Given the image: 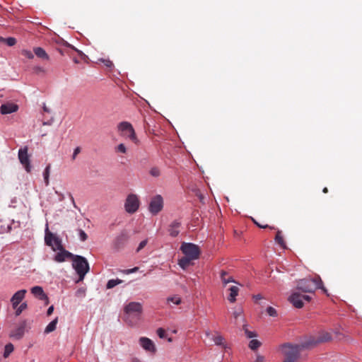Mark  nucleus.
<instances>
[{
    "mask_svg": "<svg viewBox=\"0 0 362 362\" xmlns=\"http://www.w3.org/2000/svg\"><path fill=\"white\" fill-rule=\"evenodd\" d=\"M322 287V281L317 276L314 279H300L297 283V289L304 293H313L316 289Z\"/></svg>",
    "mask_w": 362,
    "mask_h": 362,
    "instance_id": "f257e3e1",
    "label": "nucleus"
},
{
    "mask_svg": "<svg viewBox=\"0 0 362 362\" xmlns=\"http://www.w3.org/2000/svg\"><path fill=\"white\" fill-rule=\"evenodd\" d=\"M285 358L283 362H296L302 351L298 344H285L281 346Z\"/></svg>",
    "mask_w": 362,
    "mask_h": 362,
    "instance_id": "f03ea898",
    "label": "nucleus"
},
{
    "mask_svg": "<svg viewBox=\"0 0 362 362\" xmlns=\"http://www.w3.org/2000/svg\"><path fill=\"white\" fill-rule=\"evenodd\" d=\"M72 262L74 269L79 276V279L82 281L89 271V264L87 259L82 256L74 255Z\"/></svg>",
    "mask_w": 362,
    "mask_h": 362,
    "instance_id": "7ed1b4c3",
    "label": "nucleus"
},
{
    "mask_svg": "<svg viewBox=\"0 0 362 362\" xmlns=\"http://www.w3.org/2000/svg\"><path fill=\"white\" fill-rule=\"evenodd\" d=\"M124 320L129 325H133L132 317H139L142 313V305L137 302H131L124 308Z\"/></svg>",
    "mask_w": 362,
    "mask_h": 362,
    "instance_id": "20e7f679",
    "label": "nucleus"
},
{
    "mask_svg": "<svg viewBox=\"0 0 362 362\" xmlns=\"http://www.w3.org/2000/svg\"><path fill=\"white\" fill-rule=\"evenodd\" d=\"M117 129L121 136L128 138L135 144H139V141L131 123L128 122H119L117 125Z\"/></svg>",
    "mask_w": 362,
    "mask_h": 362,
    "instance_id": "39448f33",
    "label": "nucleus"
},
{
    "mask_svg": "<svg viewBox=\"0 0 362 362\" xmlns=\"http://www.w3.org/2000/svg\"><path fill=\"white\" fill-rule=\"evenodd\" d=\"M180 250L185 256L197 259L199 257L201 251L198 245L191 243H182Z\"/></svg>",
    "mask_w": 362,
    "mask_h": 362,
    "instance_id": "423d86ee",
    "label": "nucleus"
},
{
    "mask_svg": "<svg viewBox=\"0 0 362 362\" xmlns=\"http://www.w3.org/2000/svg\"><path fill=\"white\" fill-rule=\"evenodd\" d=\"M45 242V244L51 247L54 251L62 250V248L64 247L62 244V240L52 233L49 232L48 230V227H47L46 228Z\"/></svg>",
    "mask_w": 362,
    "mask_h": 362,
    "instance_id": "0eeeda50",
    "label": "nucleus"
},
{
    "mask_svg": "<svg viewBox=\"0 0 362 362\" xmlns=\"http://www.w3.org/2000/svg\"><path fill=\"white\" fill-rule=\"evenodd\" d=\"M148 211L153 215H157L163 209V199L161 195L157 194L153 197L148 204Z\"/></svg>",
    "mask_w": 362,
    "mask_h": 362,
    "instance_id": "6e6552de",
    "label": "nucleus"
},
{
    "mask_svg": "<svg viewBox=\"0 0 362 362\" xmlns=\"http://www.w3.org/2000/svg\"><path fill=\"white\" fill-rule=\"evenodd\" d=\"M139 199L137 195L134 194H130L127 196L125 203L124 208L127 213L134 214L139 207Z\"/></svg>",
    "mask_w": 362,
    "mask_h": 362,
    "instance_id": "1a4fd4ad",
    "label": "nucleus"
},
{
    "mask_svg": "<svg viewBox=\"0 0 362 362\" xmlns=\"http://www.w3.org/2000/svg\"><path fill=\"white\" fill-rule=\"evenodd\" d=\"M310 299L309 296L298 292H293L288 298V300L296 308H301L303 306V300L310 301Z\"/></svg>",
    "mask_w": 362,
    "mask_h": 362,
    "instance_id": "9d476101",
    "label": "nucleus"
},
{
    "mask_svg": "<svg viewBox=\"0 0 362 362\" xmlns=\"http://www.w3.org/2000/svg\"><path fill=\"white\" fill-rule=\"evenodd\" d=\"M26 327L27 322L25 320L22 321L15 329L11 331L9 337L16 340L22 339L25 333Z\"/></svg>",
    "mask_w": 362,
    "mask_h": 362,
    "instance_id": "9b49d317",
    "label": "nucleus"
},
{
    "mask_svg": "<svg viewBox=\"0 0 362 362\" xmlns=\"http://www.w3.org/2000/svg\"><path fill=\"white\" fill-rule=\"evenodd\" d=\"M28 151V148L27 146L20 148L18 151V159L21 163L24 166L25 170L28 173H30L31 170V165Z\"/></svg>",
    "mask_w": 362,
    "mask_h": 362,
    "instance_id": "f8f14e48",
    "label": "nucleus"
},
{
    "mask_svg": "<svg viewBox=\"0 0 362 362\" xmlns=\"http://www.w3.org/2000/svg\"><path fill=\"white\" fill-rule=\"evenodd\" d=\"M300 349H310L319 345L315 334L305 337L304 339L298 344Z\"/></svg>",
    "mask_w": 362,
    "mask_h": 362,
    "instance_id": "ddd939ff",
    "label": "nucleus"
},
{
    "mask_svg": "<svg viewBox=\"0 0 362 362\" xmlns=\"http://www.w3.org/2000/svg\"><path fill=\"white\" fill-rule=\"evenodd\" d=\"M139 344L144 349L151 353H155L156 351L154 343L152 340L147 337H141L139 339Z\"/></svg>",
    "mask_w": 362,
    "mask_h": 362,
    "instance_id": "4468645a",
    "label": "nucleus"
},
{
    "mask_svg": "<svg viewBox=\"0 0 362 362\" xmlns=\"http://www.w3.org/2000/svg\"><path fill=\"white\" fill-rule=\"evenodd\" d=\"M27 293L25 289L19 290L16 292L13 296L11 298V302L13 308H16L17 306L20 304V303L25 298V296Z\"/></svg>",
    "mask_w": 362,
    "mask_h": 362,
    "instance_id": "2eb2a0df",
    "label": "nucleus"
},
{
    "mask_svg": "<svg viewBox=\"0 0 362 362\" xmlns=\"http://www.w3.org/2000/svg\"><path fill=\"white\" fill-rule=\"evenodd\" d=\"M31 293L38 299L41 300H44L45 305L49 304V299L47 296L44 292L41 286H34L31 288Z\"/></svg>",
    "mask_w": 362,
    "mask_h": 362,
    "instance_id": "dca6fc26",
    "label": "nucleus"
},
{
    "mask_svg": "<svg viewBox=\"0 0 362 362\" xmlns=\"http://www.w3.org/2000/svg\"><path fill=\"white\" fill-rule=\"evenodd\" d=\"M18 105L13 103L2 104L0 107V112L2 115L11 114L17 112Z\"/></svg>",
    "mask_w": 362,
    "mask_h": 362,
    "instance_id": "f3484780",
    "label": "nucleus"
},
{
    "mask_svg": "<svg viewBox=\"0 0 362 362\" xmlns=\"http://www.w3.org/2000/svg\"><path fill=\"white\" fill-rule=\"evenodd\" d=\"M74 255L71 253L70 252L66 250L64 247L62 250H59V252L57 253L54 259L57 262H63L67 258H73Z\"/></svg>",
    "mask_w": 362,
    "mask_h": 362,
    "instance_id": "a211bd4d",
    "label": "nucleus"
},
{
    "mask_svg": "<svg viewBox=\"0 0 362 362\" xmlns=\"http://www.w3.org/2000/svg\"><path fill=\"white\" fill-rule=\"evenodd\" d=\"M129 239L127 231H122L121 233L115 238L114 244L116 248H120Z\"/></svg>",
    "mask_w": 362,
    "mask_h": 362,
    "instance_id": "6ab92c4d",
    "label": "nucleus"
},
{
    "mask_svg": "<svg viewBox=\"0 0 362 362\" xmlns=\"http://www.w3.org/2000/svg\"><path fill=\"white\" fill-rule=\"evenodd\" d=\"M315 335L319 344L330 341L332 339L331 334L326 331L319 332Z\"/></svg>",
    "mask_w": 362,
    "mask_h": 362,
    "instance_id": "aec40b11",
    "label": "nucleus"
},
{
    "mask_svg": "<svg viewBox=\"0 0 362 362\" xmlns=\"http://www.w3.org/2000/svg\"><path fill=\"white\" fill-rule=\"evenodd\" d=\"M194 259H192V258H190V257H186V256H184L182 257V258H180L178 261V265L183 269H186L188 268V267H189L190 265H192L193 263H192V261H194Z\"/></svg>",
    "mask_w": 362,
    "mask_h": 362,
    "instance_id": "412c9836",
    "label": "nucleus"
},
{
    "mask_svg": "<svg viewBox=\"0 0 362 362\" xmlns=\"http://www.w3.org/2000/svg\"><path fill=\"white\" fill-rule=\"evenodd\" d=\"M180 223L175 221L170 225L169 228V233L172 237H176L180 233Z\"/></svg>",
    "mask_w": 362,
    "mask_h": 362,
    "instance_id": "4be33fe9",
    "label": "nucleus"
},
{
    "mask_svg": "<svg viewBox=\"0 0 362 362\" xmlns=\"http://www.w3.org/2000/svg\"><path fill=\"white\" fill-rule=\"evenodd\" d=\"M33 52L40 59H44V60H49V57L45 50L40 47H34Z\"/></svg>",
    "mask_w": 362,
    "mask_h": 362,
    "instance_id": "5701e85b",
    "label": "nucleus"
},
{
    "mask_svg": "<svg viewBox=\"0 0 362 362\" xmlns=\"http://www.w3.org/2000/svg\"><path fill=\"white\" fill-rule=\"evenodd\" d=\"M220 277L223 286H226L228 283L235 282L233 276H230L228 272L221 271L220 273Z\"/></svg>",
    "mask_w": 362,
    "mask_h": 362,
    "instance_id": "b1692460",
    "label": "nucleus"
},
{
    "mask_svg": "<svg viewBox=\"0 0 362 362\" xmlns=\"http://www.w3.org/2000/svg\"><path fill=\"white\" fill-rule=\"evenodd\" d=\"M230 294L228 298L230 303H234L236 300V296L238 295L239 288L236 286H232L229 288Z\"/></svg>",
    "mask_w": 362,
    "mask_h": 362,
    "instance_id": "393cba45",
    "label": "nucleus"
},
{
    "mask_svg": "<svg viewBox=\"0 0 362 362\" xmlns=\"http://www.w3.org/2000/svg\"><path fill=\"white\" fill-rule=\"evenodd\" d=\"M58 322V317H56L54 320L48 324L45 327V333L48 334L55 330L57 324Z\"/></svg>",
    "mask_w": 362,
    "mask_h": 362,
    "instance_id": "a878e982",
    "label": "nucleus"
},
{
    "mask_svg": "<svg viewBox=\"0 0 362 362\" xmlns=\"http://www.w3.org/2000/svg\"><path fill=\"white\" fill-rule=\"evenodd\" d=\"M276 242L282 247H286V243L281 235V231L278 230L275 236Z\"/></svg>",
    "mask_w": 362,
    "mask_h": 362,
    "instance_id": "bb28decb",
    "label": "nucleus"
},
{
    "mask_svg": "<svg viewBox=\"0 0 362 362\" xmlns=\"http://www.w3.org/2000/svg\"><path fill=\"white\" fill-rule=\"evenodd\" d=\"M166 300L168 305H170V303L174 305H180L181 303V298L177 295L168 297Z\"/></svg>",
    "mask_w": 362,
    "mask_h": 362,
    "instance_id": "cd10ccee",
    "label": "nucleus"
},
{
    "mask_svg": "<svg viewBox=\"0 0 362 362\" xmlns=\"http://www.w3.org/2000/svg\"><path fill=\"white\" fill-rule=\"evenodd\" d=\"M0 42L6 43L8 46L11 47L16 45V38L11 37L7 38L0 37Z\"/></svg>",
    "mask_w": 362,
    "mask_h": 362,
    "instance_id": "c85d7f7f",
    "label": "nucleus"
},
{
    "mask_svg": "<svg viewBox=\"0 0 362 362\" xmlns=\"http://www.w3.org/2000/svg\"><path fill=\"white\" fill-rule=\"evenodd\" d=\"M123 282L122 280L121 279H110L107 281V284H106V288L107 289H110V288H114L115 286H116L118 284H120Z\"/></svg>",
    "mask_w": 362,
    "mask_h": 362,
    "instance_id": "c756f323",
    "label": "nucleus"
},
{
    "mask_svg": "<svg viewBox=\"0 0 362 362\" xmlns=\"http://www.w3.org/2000/svg\"><path fill=\"white\" fill-rule=\"evenodd\" d=\"M14 346L11 343H8L5 346L4 357L8 358L9 355L13 351Z\"/></svg>",
    "mask_w": 362,
    "mask_h": 362,
    "instance_id": "7c9ffc66",
    "label": "nucleus"
},
{
    "mask_svg": "<svg viewBox=\"0 0 362 362\" xmlns=\"http://www.w3.org/2000/svg\"><path fill=\"white\" fill-rule=\"evenodd\" d=\"M50 168H51V166L49 164L45 169L44 170V173H43V176H44V180H45V185L46 186H48L49 184V173H50Z\"/></svg>",
    "mask_w": 362,
    "mask_h": 362,
    "instance_id": "2f4dec72",
    "label": "nucleus"
},
{
    "mask_svg": "<svg viewBox=\"0 0 362 362\" xmlns=\"http://www.w3.org/2000/svg\"><path fill=\"white\" fill-rule=\"evenodd\" d=\"M28 307L27 303L24 302L22 303L19 306L18 305L16 309V315L18 316L20 315L23 310H25Z\"/></svg>",
    "mask_w": 362,
    "mask_h": 362,
    "instance_id": "473e14b6",
    "label": "nucleus"
},
{
    "mask_svg": "<svg viewBox=\"0 0 362 362\" xmlns=\"http://www.w3.org/2000/svg\"><path fill=\"white\" fill-rule=\"evenodd\" d=\"M261 345L260 341H259L257 339H252L249 343V347L252 350H256Z\"/></svg>",
    "mask_w": 362,
    "mask_h": 362,
    "instance_id": "72a5a7b5",
    "label": "nucleus"
},
{
    "mask_svg": "<svg viewBox=\"0 0 362 362\" xmlns=\"http://www.w3.org/2000/svg\"><path fill=\"white\" fill-rule=\"evenodd\" d=\"M115 152L117 153H127V148L123 144H119L117 145L115 148Z\"/></svg>",
    "mask_w": 362,
    "mask_h": 362,
    "instance_id": "f704fd0d",
    "label": "nucleus"
},
{
    "mask_svg": "<svg viewBox=\"0 0 362 362\" xmlns=\"http://www.w3.org/2000/svg\"><path fill=\"white\" fill-rule=\"evenodd\" d=\"M21 54L24 57H25L26 58L28 59H33L34 57V55L33 54V52L30 50H28V49H23L21 51Z\"/></svg>",
    "mask_w": 362,
    "mask_h": 362,
    "instance_id": "c9c22d12",
    "label": "nucleus"
},
{
    "mask_svg": "<svg viewBox=\"0 0 362 362\" xmlns=\"http://www.w3.org/2000/svg\"><path fill=\"white\" fill-rule=\"evenodd\" d=\"M150 174L153 177H158L160 175V172L158 168L154 167L150 170Z\"/></svg>",
    "mask_w": 362,
    "mask_h": 362,
    "instance_id": "e433bc0d",
    "label": "nucleus"
},
{
    "mask_svg": "<svg viewBox=\"0 0 362 362\" xmlns=\"http://www.w3.org/2000/svg\"><path fill=\"white\" fill-rule=\"evenodd\" d=\"M267 313L269 316L272 317H276L277 315L276 310L271 306L267 308Z\"/></svg>",
    "mask_w": 362,
    "mask_h": 362,
    "instance_id": "4c0bfd02",
    "label": "nucleus"
},
{
    "mask_svg": "<svg viewBox=\"0 0 362 362\" xmlns=\"http://www.w3.org/2000/svg\"><path fill=\"white\" fill-rule=\"evenodd\" d=\"M214 341L216 344L217 345H221L223 344V338L222 336L221 335H218L216 337H214Z\"/></svg>",
    "mask_w": 362,
    "mask_h": 362,
    "instance_id": "58836bf2",
    "label": "nucleus"
},
{
    "mask_svg": "<svg viewBox=\"0 0 362 362\" xmlns=\"http://www.w3.org/2000/svg\"><path fill=\"white\" fill-rule=\"evenodd\" d=\"M157 334H158V337L161 339H163L166 337L165 331L163 328H158L157 329Z\"/></svg>",
    "mask_w": 362,
    "mask_h": 362,
    "instance_id": "ea45409f",
    "label": "nucleus"
},
{
    "mask_svg": "<svg viewBox=\"0 0 362 362\" xmlns=\"http://www.w3.org/2000/svg\"><path fill=\"white\" fill-rule=\"evenodd\" d=\"M79 232V237H80V239L82 240V241H85L87 240L88 238V235L87 234L81 229H80L78 230Z\"/></svg>",
    "mask_w": 362,
    "mask_h": 362,
    "instance_id": "a19ab883",
    "label": "nucleus"
},
{
    "mask_svg": "<svg viewBox=\"0 0 362 362\" xmlns=\"http://www.w3.org/2000/svg\"><path fill=\"white\" fill-rule=\"evenodd\" d=\"M101 62L104 64V65L108 68H112L113 66V63L110 59H101Z\"/></svg>",
    "mask_w": 362,
    "mask_h": 362,
    "instance_id": "79ce46f5",
    "label": "nucleus"
},
{
    "mask_svg": "<svg viewBox=\"0 0 362 362\" xmlns=\"http://www.w3.org/2000/svg\"><path fill=\"white\" fill-rule=\"evenodd\" d=\"M253 222L260 228H269L271 229H274V227L269 226L268 225H262V223H257L255 219L252 218Z\"/></svg>",
    "mask_w": 362,
    "mask_h": 362,
    "instance_id": "37998d69",
    "label": "nucleus"
},
{
    "mask_svg": "<svg viewBox=\"0 0 362 362\" xmlns=\"http://www.w3.org/2000/svg\"><path fill=\"white\" fill-rule=\"evenodd\" d=\"M81 152V148L79 146L76 147L74 151V153H73V155H72V160H74L77 156V155L78 153H80Z\"/></svg>",
    "mask_w": 362,
    "mask_h": 362,
    "instance_id": "c03bdc74",
    "label": "nucleus"
},
{
    "mask_svg": "<svg viewBox=\"0 0 362 362\" xmlns=\"http://www.w3.org/2000/svg\"><path fill=\"white\" fill-rule=\"evenodd\" d=\"M148 243V240H142L139 245V247L136 250L137 252L140 251L141 250H142L147 244Z\"/></svg>",
    "mask_w": 362,
    "mask_h": 362,
    "instance_id": "a18cd8bd",
    "label": "nucleus"
},
{
    "mask_svg": "<svg viewBox=\"0 0 362 362\" xmlns=\"http://www.w3.org/2000/svg\"><path fill=\"white\" fill-rule=\"evenodd\" d=\"M77 297H83L85 296V290L82 288L78 289L76 292Z\"/></svg>",
    "mask_w": 362,
    "mask_h": 362,
    "instance_id": "49530a36",
    "label": "nucleus"
},
{
    "mask_svg": "<svg viewBox=\"0 0 362 362\" xmlns=\"http://www.w3.org/2000/svg\"><path fill=\"white\" fill-rule=\"evenodd\" d=\"M245 333L248 338H252L256 337V334L253 332L249 331L247 329H245Z\"/></svg>",
    "mask_w": 362,
    "mask_h": 362,
    "instance_id": "de8ad7c7",
    "label": "nucleus"
},
{
    "mask_svg": "<svg viewBox=\"0 0 362 362\" xmlns=\"http://www.w3.org/2000/svg\"><path fill=\"white\" fill-rule=\"evenodd\" d=\"M138 269H139L138 267H134L133 269H127V270L124 271V273H125L127 274H129L136 272V271H138Z\"/></svg>",
    "mask_w": 362,
    "mask_h": 362,
    "instance_id": "09e8293b",
    "label": "nucleus"
},
{
    "mask_svg": "<svg viewBox=\"0 0 362 362\" xmlns=\"http://www.w3.org/2000/svg\"><path fill=\"white\" fill-rule=\"evenodd\" d=\"M255 362H265L264 357V356H262L258 355V356H257V358H256V360L255 361Z\"/></svg>",
    "mask_w": 362,
    "mask_h": 362,
    "instance_id": "8fccbe9b",
    "label": "nucleus"
},
{
    "mask_svg": "<svg viewBox=\"0 0 362 362\" xmlns=\"http://www.w3.org/2000/svg\"><path fill=\"white\" fill-rule=\"evenodd\" d=\"M241 313H242V310H240L233 312V315L235 319H237L241 315Z\"/></svg>",
    "mask_w": 362,
    "mask_h": 362,
    "instance_id": "3c124183",
    "label": "nucleus"
},
{
    "mask_svg": "<svg viewBox=\"0 0 362 362\" xmlns=\"http://www.w3.org/2000/svg\"><path fill=\"white\" fill-rule=\"evenodd\" d=\"M54 311V306L53 305H51L48 310H47V314L48 316L51 315L52 314Z\"/></svg>",
    "mask_w": 362,
    "mask_h": 362,
    "instance_id": "603ef678",
    "label": "nucleus"
},
{
    "mask_svg": "<svg viewBox=\"0 0 362 362\" xmlns=\"http://www.w3.org/2000/svg\"><path fill=\"white\" fill-rule=\"evenodd\" d=\"M69 197H70V199L71 200V202L73 203V205L74 206V207H76L74 199V197H73V196H72V194L71 193L69 194Z\"/></svg>",
    "mask_w": 362,
    "mask_h": 362,
    "instance_id": "864d4df0",
    "label": "nucleus"
},
{
    "mask_svg": "<svg viewBox=\"0 0 362 362\" xmlns=\"http://www.w3.org/2000/svg\"><path fill=\"white\" fill-rule=\"evenodd\" d=\"M256 300L262 299V296L260 294H257L254 297Z\"/></svg>",
    "mask_w": 362,
    "mask_h": 362,
    "instance_id": "5fc2aeb1",
    "label": "nucleus"
},
{
    "mask_svg": "<svg viewBox=\"0 0 362 362\" xmlns=\"http://www.w3.org/2000/svg\"><path fill=\"white\" fill-rule=\"evenodd\" d=\"M322 192L324 193H327L328 192V189L327 187H325L323 189H322Z\"/></svg>",
    "mask_w": 362,
    "mask_h": 362,
    "instance_id": "6e6d98bb",
    "label": "nucleus"
},
{
    "mask_svg": "<svg viewBox=\"0 0 362 362\" xmlns=\"http://www.w3.org/2000/svg\"><path fill=\"white\" fill-rule=\"evenodd\" d=\"M44 110H45V112H48V109H47L45 106L44 107Z\"/></svg>",
    "mask_w": 362,
    "mask_h": 362,
    "instance_id": "4d7b16f0",
    "label": "nucleus"
},
{
    "mask_svg": "<svg viewBox=\"0 0 362 362\" xmlns=\"http://www.w3.org/2000/svg\"><path fill=\"white\" fill-rule=\"evenodd\" d=\"M37 69L38 71H42V69H41L40 67H37Z\"/></svg>",
    "mask_w": 362,
    "mask_h": 362,
    "instance_id": "13d9d810",
    "label": "nucleus"
},
{
    "mask_svg": "<svg viewBox=\"0 0 362 362\" xmlns=\"http://www.w3.org/2000/svg\"><path fill=\"white\" fill-rule=\"evenodd\" d=\"M75 63H78V61L77 59H74Z\"/></svg>",
    "mask_w": 362,
    "mask_h": 362,
    "instance_id": "bf43d9fd",
    "label": "nucleus"
},
{
    "mask_svg": "<svg viewBox=\"0 0 362 362\" xmlns=\"http://www.w3.org/2000/svg\"><path fill=\"white\" fill-rule=\"evenodd\" d=\"M64 199V196L62 195V198H61V200H62Z\"/></svg>",
    "mask_w": 362,
    "mask_h": 362,
    "instance_id": "052dcab7",
    "label": "nucleus"
}]
</instances>
